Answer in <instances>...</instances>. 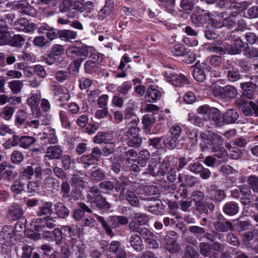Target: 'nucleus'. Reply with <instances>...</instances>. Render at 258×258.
<instances>
[{"label":"nucleus","instance_id":"1","mask_svg":"<svg viewBox=\"0 0 258 258\" xmlns=\"http://www.w3.org/2000/svg\"><path fill=\"white\" fill-rule=\"evenodd\" d=\"M94 50L93 47L86 45L69 47L66 50V54L68 57L75 58L69 67V73L74 75L78 73L82 62L93 53Z\"/></svg>","mask_w":258,"mask_h":258},{"label":"nucleus","instance_id":"2","mask_svg":"<svg viewBox=\"0 0 258 258\" xmlns=\"http://www.w3.org/2000/svg\"><path fill=\"white\" fill-rule=\"evenodd\" d=\"M97 220L101 223L102 228L107 235L110 237L114 236L112 228H115L120 225L126 224L128 221L125 216L109 217L106 219L102 216L96 215Z\"/></svg>","mask_w":258,"mask_h":258},{"label":"nucleus","instance_id":"3","mask_svg":"<svg viewBox=\"0 0 258 258\" xmlns=\"http://www.w3.org/2000/svg\"><path fill=\"white\" fill-rule=\"evenodd\" d=\"M132 220L129 223V230L131 232L141 234L148 233V229L140 227L147 224L149 221V217L145 214L135 213L132 215Z\"/></svg>","mask_w":258,"mask_h":258},{"label":"nucleus","instance_id":"4","mask_svg":"<svg viewBox=\"0 0 258 258\" xmlns=\"http://www.w3.org/2000/svg\"><path fill=\"white\" fill-rule=\"evenodd\" d=\"M90 57V59L87 60L84 64L85 71L89 74H96L100 70V64L104 59L103 55L99 52H94Z\"/></svg>","mask_w":258,"mask_h":258},{"label":"nucleus","instance_id":"5","mask_svg":"<svg viewBox=\"0 0 258 258\" xmlns=\"http://www.w3.org/2000/svg\"><path fill=\"white\" fill-rule=\"evenodd\" d=\"M68 243H70L73 252L77 258H84L86 256V245L79 235H74V237L70 236Z\"/></svg>","mask_w":258,"mask_h":258},{"label":"nucleus","instance_id":"6","mask_svg":"<svg viewBox=\"0 0 258 258\" xmlns=\"http://www.w3.org/2000/svg\"><path fill=\"white\" fill-rule=\"evenodd\" d=\"M164 76L167 81L175 87H182L189 84V81L185 75L178 74L169 68L165 71Z\"/></svg>","mask_w":258,"mask_h":258},{"label":"nucleus","instance_id":"7","mask_svg":"<svg viewBox=\"0 0 258 258\" xmlns=\"http://www.w3.org/2000/svg\"><path fill=\"white\" fill-rule=\"evenodd\" d=\"M16 234L13 226L4 225L0 231V241L3 245L10 247L16 243Z\"/></svg>","mask_w":258,"mask_h":258},{"label":"nucleus","instance_id":"8","mask_svg":"<svg viewBox=\"0 0 258 258\" xmlns=\"http://www.w3.org/2000/svg\"><path fill=\"white\" fill-rule=\"evenodd\" d=\"M200 138L207 146L212 151H217L222 146L223 139L221 136L216 133H212L208 137L207 135L204 133L200 135Z\"/></svg>","mask_w":258,"mask_h":258},{"label":"nucleus","instance_id":"9","mask_svg":"<svg viewBox=\"0 0 258 258\" xmlns=\"http://www.w3.org/2000/svg\"><path fill=\"white\" fill-rule=\"evenodd\" d=\"M212 15L204 10L194 12L190 16L192 23L197 27H202L209 23Z\"/></svg>","mask_w":258,"mask_h":258},{"label":"nucleus","instance_id":"10","mask_svg":"<svg viewBox=\"0 0 258 258\" xmlns=\"http://www.w3.org/2000/svg\"><path fill=\"white\" fill-rule=\"evenodd\" d=\"M177 234L173 231L169 232L164 238V248L170 253H176L180 249V245L176 242Z\"/></svg>","mask_w":258,"mask_h":258},{"label":"nucleus","instance_id":"11","mask_svg":"<svg viewBox=\"0 0 258 258\" xmlns=\"http://www.w3.org/2000/svg\"><path fill=\"white\" fill-rule=\"evenodd\" d=\"M169 165L168 162L165 161H163L159 166L157 163L153 162L148 166L149 173L153 176L164 175L168 172Z\"/></svg>","mask_w":258,"mask_h":258},{"label":"nucleus","instance_id":"12","mask_svg":"<svg viewBox=\"0 0 258 258\" xmlns=\"http://www.w3.org/2000/svg\"><path fill=\"white\" fill-rule=\"evenodd\" d=\"M215 229L219 232H225L233 230L231 222L224 218L222 215L218 216V220L213 223Z\"/></svg>","mask_w":258,"mask_h":258},{"label":"nucleus","instance_id":"13","mask_svg":"<svg viewBox=\"0 0 258 258\" xmlns=\"http://www.w3.org/2000/svg\"><path fill=\"white\" fill-rule=\"evenodd\" d=\"M24 211L21 206L14 204L10 207L8 210V218L11 221H16L23 216Z\"/></svg>","mask_w":258,"mask_h":258},{"label":"nucleus","instance_id":"14","mask_svg":"<svg viewBox=\"0 0 258 258\" xmlns=\"http://www.w3.org/2000/svg\"><path fill=\"white\" fill-rule=\"evenodd\" d=\"M255 101L256 103H254L250 101L248 105L242 107V111L245 116H258V98Z\"/></svg>","mask_w":258,"mask_h":258},{"label":"nucleus","instance_id":"15","mask_svg":"<svg viewBox=\"0 0 258 258\" xmlns=\"http://www.w3.org/2000/svg\"><path fill=\"white\" fill-rule=\"evenodd\" d=\"M92 208L108 210L110 204L101 196H98L91 199L90 202Z\"/></svg>","mask_w":258,"mask_h":258},{"label":"nucleus","instance_id":"16","mask_svg":"<svg viewBox=\"0 0 258 258\" xmlns=\"http://www.w3.org/2000/svg\"><path fill=\"white\" fill-rule=\"evenodd\" d=\"M145 234H141L143 238L145 239L148 246L150 248L157 249L159 247V243L157 242L156 238V236L150 230H148V233L145 232Z\"/></svg>","mask_w":258,"mask_h":258},{"label":"nucleus","instance_id":"17","mask_svg":"<svg viewBox=\"0 0 258 258\" xmlns=\"http://www.w3.org/2000/svg\"><path fill=\"white\" fill-rule=\"evenodd\" d=\"M162 96L161 92L156 89L149 88L145 95L146 100L149 102H155L160 99Z\"/></svg>","mask_w":258,"mask_h":258},{"label":"nucleus","instance_id":"18","mask_svg":"<svg viewBox=\"0 0 258 258\" xmlns=\"http://www.w3.org/2000/svg\"><path fill=\"white\" fill-rule=\"evenodd\" d=\"M205 1L208 4H213L214 3V0H181L180 7L184 11H190L197 4L199 3L200 2L202 3Z\"/></svg>","mask_w":258,"mask_h":258},{"label":"nucleus","instance_id":"19","mask_svg":"<svg viewBox=\"0 0 258 258\" xmlns=\"http://www.w3.org/2000/svg\"><path fill=\"white\" fill-rule=\"evenodd\" d=\"M243 46V41L238 37L234 40V45L229 44L227 45L228 53L231 54H238Z\"/></svg>","mask_w":258,"mask_h":258},{"label":"nucleus","instance_id":"20","mask_svg":"<svg viewBox=\"0 0 258 258\" xmlns=\"http://www.w3.org/2000/svg\"><path fill=\"white\" fill-rule=\"evenodd\" d=\"M239 117V115L236 110L228 109L223 114L224 123L230 124L235 123Z\"/></svg>","mask_w":258,"mask_h":258},{"label":"nucleus","instance_id":"21","mask_svg":"<svg viewBox=\"0 0 258 258\" xmlns=\"http://www.w3.org/2000/svg\"><path fill=\"white\" fill-rule=\"evenodd\" d=\"M62 153V150L57 145L48 147L45 157L49 159H59Z\"/></svg>","mask_w":258,"mask_h":258},{"label":"nucleus","instance_id":"22","mask_svg":"<svg viewBox=\"0 0 258 258\" xmlns=\"http://www.w3.org/2000/svg\"><path fill=\"white\" fill-rule=\"evenodd\" d=\"M239 209L238 204L233 201L227 202L223 208L224 212L229 216L236 215L239 212Z\"/></svg>","mask_w":258,"mask_h":258},{"label":"nucleus","instance_id":"23","mask_svg":"<svg viewBox=\"0 0 258 258\" xmlns=\"http://www.w3.org/2000/svg\"><path fill=\"white\" fill-rule=\"evenodd\" d=\"M129 242L131 246L137 251H141L144 249V245L140 236L137 234L132 235Z\"/></svg>","mask_w":258,"mask_h":258},{"label":"nucleus","instance_id":"24","mask_svg":"<svg viewBox=\"0 0 258 258\" xmlns=\"http://www.w3.org/2000/svg\"><path fill=\"white\" fill-rule=\"evenodd\" d=\"M58 34V38L66 42L71 41L72 40L76 39L77 36L76 32L68 29L59 30Z\"/></svg>","mask_w":258,"mask_h":258},{"label":"nucleus","instance_id":"25","mask_svg":"<svg viewBox=\"0 0 258 258\" xmlns=\"http://www.w3.org/2000/svg\"><path fill=\"white\" fill-rule=\"evenodd\" d=\"M156 2L160 8L169 13H174L175 0H156Z\"/></svg>","mask_w":258,"mask_h":258},{"label":"nucleus","instance_id":"26","mask_svg":"<svg viewBox=\"0 0 258 258\" xmlns=\"http://www.w3.org/2000/svg\"><path fill=\"white\" fill-rule=\"evenodd\" d=\"M242 90L244 91L243 95L250 99H254V92L255 88L249 82L242 83L240 84Z\"/></svg>","mask_w":258,"mask_h":258},{"label":"nucleus","instance_id":"27","mask_svg":"<svg viewBox=\"0 0 258 258\" xmlns=\"http://www.w3.org/2000/svg\"><path fill=\"white\" fill-rule=\"evenodd\" d=\"M211 188L208 190V193L212 196L215 201L220 202L223 201L226 197L223 190L216 188V186H211Z\"/></svg>","mask_w":258,"mask_h":258},{"label":"nucleus","instance_id":"28","mask_svg":"<svg viewBox=\"0 0 258 258\" xmlns=\"http://www.w3.org/2000/svg\"><path fill=\"white\" fill-rule=\"evenodd\" d=\"M40 139L44 140V143L45 144H54L57 142V138L54 130H49V132L44 133L42 136L40 138Z\"/></svg>","mask_w":258,"mask_h":258},{"label":"nucleus","instance_id":"29","mask_svg":"<svg viewBox=\"0 0 258 258\" xmlns=\"http://www.w3.org/2000/svg\"><path fill=\"white\" fill-rule=\"evenodd\" d=\"M113 3L112 0L106 2L104 7L99 12L98 18L103 20L110 15L113 9Z\"/></svg>","mask_w":258,"mask_h":258},{"label":"nucleus","instance_id":"30","mask_svg":"<svg viewBox=\"0 0 258 258\" xmlns=\"http://www.w3.org/2000/svg\"><path fill=\"white\" fill-rule=\"evenodd\" d=\"M226 147L228 149L227 155L230 158L233 160H238L242 156V152L238 148L235 147H232L229 144H226Z\"/></svg>","mask_w":258,"mask_h":258},{"label":"nucleus","instance_id":"31","mask_svg":"<svg viewBox=\"0 0 258 258\" xmlns=\"http://www.w3.org/2000/svg\"><path fill=\"white\" fill-rule=\"evenodd\" d=\"M59 185L58 180L51 176L45 178L42 182L43 187L48 190L51 189H56L59 187Z\"/></svg>","mask_w":258,"mask_h":258},{"label":"nucleus","instance_id":"32","mask_svg":"<svg viewBox=\"0 0 258 258\" xmlns=\"http://www.w3.org/2000/svg\"><path fill=\"white\" fill-rule=\"evenodd\" d=\"M28 113L23 109H19L16 114L15 124L19 127L25 124L27 121Z\"/></svg>","mask_w":258,"mask_h":258},{"label":"nucleus","instance_id":"33","mask_svg":"<svg viewBox=\"0 0 258 258\" xmlns=\"http://www.w3.org/2000/svg\"><path fill=\"white\" fill-rule=\"evenodd\" d=\"M8 87L14 94L20 93L23 87V81L18 80H13L8 83Z\"/></svg>","mask_w":258,"mask_h":258},{"label":"nucleus","instance_id":"34","mask_svg":"<svg viewBox=\"0 0 258 258\" xmlns=\"http://www.w3.org/2000/svg\"><path fill=\"white\" fill-rule=\"evenodd\" d=\"M156 119L153 114H146L142 119V122L146 133H150L152 125L155 122Z\"/></svg>","mask_w":258,"mask_h":258},{"label":"nucleus","instance_id":"35","mask_svg":"<svg viewBox=\"0 0 258 258\" xmlns=\"http://www.w3.org/2000/svg\"><path fill=\"white\" fill-rule=\"evenodd\" d=\"M121 196L124 199L126 200L132 206H139V200L134 191L127 190L125 193H123V195Z\"/></svg>","mask_w":258,"mask_h":258},{"label":"nucleus","instance_id":"36","mask_svg":"<svg viewBox=\"0 0 258 258\" xmlns=\"http://www.w3.org/2000/svg\"><path fill=\"white\" fill-rule=\"evenodd\" d=\"M87 212L90 213L91 210L84 203H79V209H76L74 212V216L75 218L77 220H80L84 216V212Z\"/></svg>","mask_w":258,"mask_h":258},{"label":"nucleus","instance_id":"37","mask_svg":"<svg viewBox=\"0 0 258 258\" xmlns=\"http://www.w3.org/2000/svg\"><path fill=\"white\" fill-rule=\"evenodd\" d=\"M54 210L58 217L66 218L69 215V210L62 203H59L55 205Z\"/></svg>","mask_w":258,"mask_h":258},{"label":"nucleus","instance_id":"38","mask_svg":"<svg viewBox=\"0 0 258 258\" xmlns=\"http://www.w3.org/2000/svg\"><path fill=\"white\" fill-rule=\"evenodd\" d=\"M18 9L22 13L30 16L35 17L37 15L36 9L28 4H19Z\"/></svg>","mask_w":258,"mask_h":258},{"label":"nucleus","instance_id":"39","mask_svg":"<svg viewBox=\"0 0 258 258\" xmlns=\"http://www.w3.org/2000/svg\"><path fill=\"white\" fill-rule=\"evenodd\" d=\"M25 42V38L19 34H16L10 37L9 44L10 46L16 47H21Z\"/></svg>","mask_w":258,"mask_h":258},{"label":"nucleus","instance_id":"40","mask_svg":"<svg viewBox=\"0 0 258 258\" xmlns=\"http://www.w3.org/2000/svg\"><path fill=\"white\" fill-rule=\"evenodd\" d=\"M132 84L129 81L122 83L118 88V91L120 94L125 98H128L130 91L132 90Z\"/></svg>","mask_w":258,"mask_h":258},{"label":"nucleus","instance_id":"41","mask_svg":"<svg viewBox=\"0 0 258 258\" xmlns=\"http://www.w3.org/2000/svg\"><path fill=\"white\" fill-rule=\"evenodd\" d=\"M124 120L127 126L131 125H138L139 119L137 116L132 111H127L124 116Z\"/></svg>","mask_w":258,"mask_h":258},{"label":"nucleus","instance_id":"42","mask_svg":"<svg viewBox=\"0 0 258 258\" xmlns=\"http://www.w3.org/2000/svg\"><path fill=\"white\" fill-rule=\"evenodd\" d=\"M212 108L208 105L200 106L198 108V112L199 114L203 115L205 120L208 121L211 119V114L212 113Z\"/></svg>","mask_w":258,"mask_h":258},{"label":"nucleus","instance_id":"43","mask_svg":"<svg viewBox=\"0 0 258 258\" xmlns=\"http://www.w3.org/2000/svg\"><path fill=\"white\" fill-rule=\"evenodd\" d=\"M150 153L148 151L144 150L139 152L138 163L140 166L144 167L147 165Z\"/></svg>","mask_w":258,"mask_h":258},{"label":"nucleus","instance_id":"44","mask_svg":"<svg viewBox=\"0 0 258 258\" xmlns=\"http://www.w3.org/2000/svg\"><path fill=\"white\" fill-rule=\"evenodd\" d=\"M41 95L40 93H33L30 97L27 100L28 104L31 107V109L33 110L37 108L40 101Z\"/></svg>","mask_w":258,"mask_h":258},{"label":"nucleus","instance_id":"45","mask_svg":"<svg viewBox=\"0 0 258 258\" xmlns=\"http://www.w3.org/2000/svg\"><path fill=\"white\" fill-rule=\"evenodd\" d=\"M212 111L211 119H212L217 125L219 126H222L224 123V121L223 118H221L220 111L216 108H213Z\"/></svg>","mask_w":258,"mask_h":258},{"label":"nucleus","instance_id":"46","mask_svg":"<svg viewBox=\"0 0 258 258\" xmlns=\"http://www.w3.org/2000/svg\"><path fill=\"white\" fill-rule=\"evenodd\" d=\"M127 179L122 177L119 178V180H116L114 184V188L115 191L117 192L120 191V195H123V193L124 192V190L127 184Z\"/></svg>","mask_w":258,"mask_h":258},{"label":"nucleus","instance_id":"47","mask_svg":"<svg viewBox=\"0 0 258 258\" xmlns=\"http://www.w3.org/2000/svg\"><path fill=\"white\" fill-rule=\"evenodd\" d=\"M171 52L174 55L177 56H184L187 54V49L181 44H176L172 48Z\"/></svg>","mask_w":258,"mask_h":258},{"label":"nucleus","instance_id":"48","mask_svg":"<svg viewBox=\"0 0 258 258\" xmlns=\"http://www.w3.org/2000/svg\"><path fill=\"white\" fill-rule=\"evenodd\" d=\"M127 126V130L124 132L122 137V139H128V137L137 135V134L140 130L137 125H131Z\"/></svg>","mask_w":258,"mask_h":258},{"label":"nucleus","instance_id":"49","mask_svg":"<svg viewBox=\"0 0 258 258\" xmlns=\"http://www.w3.org/2000/svg\"><path fill=\"white\" fill-rule=\"evenodd\" d=\"M59 115L62 126L66 129H71L72 124L68 117L67 112L65 111L61 110L59 112Z\"/></svg>","mask_w":258,"mask_h":258},{"label":"nucleus","instance_id":"50","mask_svg":"<svg viewBox=\"0 0 258 258\" xmlns=\"http://www.w3.org/2000/svg\"><path fill=\"white\" fill-rule=\"evenodd\" d=\"M163 144L165 147L169 149H174L178 144V140L172 136L165 137L163 139Z\"/></svg>","mask_w":258,"mask_h":258},{"label":"nucleus","instance_id":"51","mask_svg":"<svg viewBox=\"0 0 258 258\" xmlns=\"http://www.w3.org/2000/svg\"><path fill=\"white\" fill-rule=\"evenodd\" d=\"M34 174V169L33 165L27 166L21 172L22 178L26 180L31 179Z\"/></svg>","mask_w":258,"mask_h":258},{"label":"nucleus","instance_id":"52","mask_svg":"<svg viewBox=\"0 0 258 258\" xmlns=\"http://www.w3.org/2000/svg\"><path fill=\"white\" fill-rule=\"evenodd\" d=\"M237 89L230 85L225 86L224 99H232L235 98L237 95Z\"/></svg>","mask_w":258,"mask_h":258},{"label":"nucleus","instance_id":"53","mask_svg":"<svg viewBox=\"0 0 258 258\" xmlns=\"http://www.w3.org/2000/svg\"><path fill=\"white\" fill-rule=\"evenodd\" d=\"M52 204L50 202H46L42 206L39 207L38 211L39 215H47L52 213Z\"/></svg>","mask_w":258,"mask_h":258},{"label":"nucleus","instance_id":"54","mask_svg":"<svg viewBox=\"0 0 258 258\" xmlns=\"http://www.w3.org/2000/svg\"><path fill=\"white\" fill-rule=\"evenodd\" d=\"M46 218H38L36 221L33 222L32 225H34V229L38 232H42L46 229Z\"/></svg>","mask_w":258,"mask_h":258},{"label":"nucleus","instance_id":"55","mask_svg":"<svg viewBox=\"0 0 258 258\" xmlns=\"http://www.w3.org/2000/svg\"><path fill=\"white\" fill-rule=\"evenodd\" d=\"M35 142V139L30 136H24L20 137V146L26 149Z\"/></svg>","mask_w":258,"mask_h":258},{"label":"nucleus","instance_id":"56","mask_svg":"<svg viewBox=\"0 0 258 258\" xmlns=\"http://www.w3.org/2000/svg\"><path fill=\"white\" fill-rule=\"evenodd\" d=\"M128 139H123L131 147H138L142 143L141 139L138 135L128 137Z\"/></svg>","mask_w":258,"mask_h":258},{"label":"nucleus","instance_id":"57","mask_svg":"<svg viewBox=\"0 0 258 258\" xmlns=\"http://www.w3.org/2000/svg\"><path fill=\"white\" fill-rule=\"evenodd\" d=\"M73 0H62L59 6V11L61 13H66L73 9Z\"/></svg>","mask_w":258,"mask_h":258},{"label":"nucleus","instance_id":"58","mask_svg":"<svg viewBox=\"0 0 258 258\" xmlns=\"http://www.w3.org/2000/svg\"><path fill=\"white\" fill-rule=\"evenodd\" d=\"M15 112V109L11 106H6L2 110V117L6 120L10 119Z\"/></svg>","mask_w":258,"mask_h":258},{"label":"nucleus","instance_id":"59","mask_svg":"<svg viewBox=\"0 0 258 258\" xmlns=\"http://www.w3.org/2000/svg\"><path fill=\"white\" fill-rule=\"evenodd\" d=\"M56 96H59L61 101H68L70 97L69 91L65 88L60 87L54 95Z\"/></svg>","mask_w":258,"mask_h":258},{"label":"nucleus","instance_id":"60","mask_svg":"<svg viewBox=\"0 0 258 258\" xmlns=\"http://www.w3.org/2000/svg\"><path fill=\"white\" fill-rule=\"evenodd\" d=\"M192 75L194 78L199 82H203L206 79L204 71L199 67L194 69Z\"/></svg>","mask_w":258,"mask_h":258},{"label":"nucleus","instance_id":"61","mask_svg":"<svg viewBox=\"0 0 258 258\" xmlns=\"http://www.w3.org/2000/svg\"><path fill=\"white\" fill-rule=\"evenodd\" d=\"M73 184L77 188H85L87 186V182L78 175H75L72 178Z\"/></svg>","mask_w":258,"mask_h":258},{"label":"nucleus","instance_id":"62","mask_svg":"<svg viewBox=\"0 0 258 258\" xmlns=\"http://www.w3.org/2000/svg\"><path fill=\"white\" fill-rule=\"evenodd\" d=\"M144 193L148 196H158L160 194L159 188L155 185H149L145 187Z\"/></svg>","mask_w":258,"mask_h":258},{"label":"nucleus","instance_id":"63","mask_svg":"<svg viewBox=\"0 0 258 258\" xmlns=\"http://www.w3.org/2000/svg\"><path fill=\"white\" fill-rule=\"evenodd\" d=\"M198 254V252L192 246L187 245L182 258H195Z\"/></svg>","mask_w":258,"mask_h":258},{"label":"nucleus","instance_id":"64","mask_svg":"<svg viewBox=\"0 0 258 258\" xmlns=\"http://www.w3.org/2000/svg\"><path fill=\"white\" fill-rule=\"evenodd\" d=\"M247 183L254 192H258V178L254 176H250Z\"/></svg>","mask_w":258,"mask_h":258}]
</instances>
